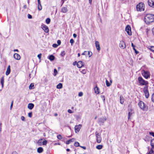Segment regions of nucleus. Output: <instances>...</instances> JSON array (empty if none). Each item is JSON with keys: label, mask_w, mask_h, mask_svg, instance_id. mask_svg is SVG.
Listing matches in <instances>:
<instances>
[{"label": "nucleus", "mask_w": 154, "mask_h": 154, "mask_svg": "<svg viewBox=\"0 0 154 154\" xmlns=\"http://www.w3.org/2000/svg\"><path fill=\"white\" fill-rule=\"evenodd\" d=\"M68 11L67 7H63L61 10V12L63 13H66Z\"/></svg>", "instance_id": "obj_16"}, {"label": "nucleus", "mask_w": 154, "mask_h": 154, "mask_svg": "<svg viewBox=\"0 0 154 154\" xmlns=\"http://www.w3.org/2000/svg\"><path fill=\"white\" fill-rule=\"evenodd\" d=\"M95 44L97 49L98 51H99L100 50V48L99 42L97 41H96L95 42Z\"/></svg>", "instance_id": "obj_15"}, {"label": "nucleus", "mask_w": 154, "mask_h": 154, "mask_svg": "<svg viewBox=\"0 0 154 154\" xmlns=\"http://www.w3.org/2000/svg\"><path fill=\"white\" fill-rule=\"evenodd\" d=\"M142 73L143 75L146 79H147L150 77V73L148 71H146L144 70L143 71Z\"/></svg>", "instance_id": "obj_6"}, {"label": "nucleus", "mask_w": 154, "mask_h": 154, "mask_svg": "<svg viewBox=\"0 0 154 154\" xmlns=\"http://www.w3.org/2000/svg\"><path fill=\"white\" fill-rule=\"evenodd\" d=\"M86 70L85 69H83L82 71H81V72L84 74L86 73Z\"/></svg>", "instance_id": "obj_43"}, {"label": "nucleus", "mask_w": 154, "mask_h": 154, "mask_svg": "<svg viewBox=\"0 0 154 154\" xmlns=\"http://www.w3.org/2000/svg\"><path fill=\"white\" fill-rule=\"evenodd\" d=\"M148 138H149V136L146 135L145 137L143 139V140H145V141L147 142L149 141V140L148 139Z\"/></svg>", "instance_id": "obj_36"}, {"label": "nucleus", "mask_w": 154, "mask_h": 154, "mask_svg": "<svg viewBox=\"0 0 154 154\" xmlns=\"http://www.w3.org/2000/svg\"><path fill=\"white\" fill-rule=\"evenodd\" d=\"M132 109L131 107H130L129 106L128 109V119H130V117L132 116V115L133 113L132 112Z\"/></svg>", "instance_id": "obj_11"}, {"label": "nucleus", "mask_w": 154, "mask_h": 154, "mask_svg": "<svg viewBox=\"0 0 154 154\" xmlns=\"http://www.w3.org/2000/svg\"><path fill=\"white\" fill-rule=\"evenodd\" d=\"M10 65H9L6 71V72L5 74L6 75H8L10 74Z\"/></svg>", "instance_id": "obj_18"}, {"label": "nucleus", "mask_w": 154, "mask_h": 154, "mask_svg": "<svg viewBox=\"0 0 154 154\" xmlns=\"http://www.w3.org/2000/svg\"><path fill=\"white\" fill-rule=\"evenodd\" d=\"M95 135L96 137H99V136H100V134H99L98 132L97 131H96L95 132Z\"/></svg>", "instance_id": "obj_38"}, {"label": "nucleus", "mask_w": 154, "mask_h": 154, "mask_svg": "<svg viewBox=\"0 0 154 154\" xmlns=\"http://www.w3.org/2000/svg\"><path fill=\"white\" fill-rule=\"evenodd\" d=\"M120 102L122 104L124 103V98L122 96H120Z\"/></svg>", "instance_id": "obj_28"}, {"label": "nucleus", "mask_w": 154, "mask_h": 154, "mask_svg": "<svg viewBox=\"0 0 154 154\" xmlns=\"http://www.w3.org/2000/svg\"><path fill=\"white\" fill-rule=\"evenodd\" d=\"M74 146L76 147H78L79 146H79V142H75L74 144Z\"/></svg>", "instance_id": "obj_33"}, {"label": "nucleus", "mask_w": 154, "mask_h": 154, "mask_svg": "<svg viewBox=\"0 0 154 154\" xmlns=\"http://www.w3.org/2000/svg\"><path fill=\"white\" fill-rule=\"evenodd\" d=\"M27 16H28V18L29 19H32V15L29 14H28Z\"/></svg>", "instance_id": "obj_50"}, {"label": "nucleus", "mask_w": 154, "mask_h": 154, "mask_svg": "<svg viewBox=\"0 0 154 154\" xmlns=\"http://www.w3.org/2000/svg\"><path fill=\"white\" fill-rule=\"evenodd\" d=\"M138 81L140 85L147 86V85L148 84V82L144 80L141 77H138Z\"/></svg>", "instance_id": "obj_3"}, {"label": "nucleus", "mask_w": 154, "mask_h": 154, "mask_svg": "<svg viewBox=\"0 0 154 154\" xmlns=\"http://www.w3.org/2000/svg\"><path fill=\"white\" fill-rule=\"evenodd\" d=\"M152 100L153 102H154V93L152 95Z\"/></svg>", "instance_id": "obj_45"}, {"label": "nucleus", "mask_w": 154, "mask_h": 154, "mask_svg": "<svg viewBox=\"0 0 154 154\" xmlns=\"http://www.w3.org/2000/svg\"><path fill=\"white\" fill-rule=\"evenodd\" d=\"M79 97H81L83 95V93L82 92H80L78 94Z\"/></svg>", "instance_id": "obj_54"}, {"label": "nucleus", "mask_w": 154, "mask_h": 154, "mask_svg": "<svg viewBox=\"0 0 154 154\" xmlns=\"http://www.w3.org/2000/svg\"><path fill=\"white\" fill-rule=\"evenodd\" d=\"M106 86H107V87H109L111 85V84H110L108 81L106 80Z\"/></svg>", "instance_id": "obj_35"}, {"label": "nucleus", "mask_w": 154, "mask_h": 154, "mask_svg": "<svg viewBox=\"0 0 154 154\" xmlns=\"http://www.w3.org/2000/svg\"><path fill=\"white\" fill-rule=\"evenodd\" d=\"M88 55H89V57H90L92 55V53L90 51H88Z\"/></svg>", "instance_id": "obj_40"}, {"label": "nucleus", "mask_w": 154, "mask_h": 154, "mask_svg": "<svg viewBox=\"0 0 154 154\" xmlns=\"http://www.w3.org/2000/svg\"><path fill=\"white\" fill-rule=\"evenodd\" d=\"M119 46L122 49H125L126 47L125 43L123 41H120Z\"/></svg>", "instance_id": "obj_8"}, {"label": "nucleus", "mask_w": 154, "mask_h": 154, "mask_svg": "<svg viewBox=\"0 0 154 154\" xmlns=\"http://www.w3.org/2000/svg\"><path fill=\"white\" fill-rule=\"evenodd\" d=\"M68 112L70 113H73V112L70 109H69L67 110Z\"/></svg>", "instance_id": "obj_57"}, {"label": "nucleus", "mask_w": 154, "mask_h": 154, "mask_svg": "<svg viewBox=\"0 0 154 154\" xmlns=\"http://www.w3.org/2000/svg\"><path fill=\"white\" fill-rule=\"evenodd\" d=\"M88 51H85L82 54V55H86L87 54V53Z\"/></svg>", "instance_id": "obj_55"}, {"label": "nucleus", "mask_w": 154, "mask_h": 154, "mask_svg": "<svg viewBox=\"0 0 154 154\" xmlns=\"http://www.w3.org/2000/svg\"><path fill=\"white\" fill-rule=\"evenodd\" d=\"M43 139H41L38 140L37 142V143L38 144L39 146H42L43 145L42 140Z\"/></svg>", "instance_id": "obj_22"}, {"label": "nucleus", "mask_w": 154, "mask_h": 154, "mask_svg": "<svg viewBox=\"0 0 154 154\" xmlns=\"http://www.w3.org/2000/svg\"><path fill=\"white\" fill-rule=\"evenodd\" d=\"M144 21L147 24L154 22V15L151 14H146L144 17Z\"/></svg>", "instance_id": "obj_1"}, {"label": "nucleus", "mask_w": 154, "mask_h": 154, "mask_svg": "<svg viewBox=\"0 0 154 154\" xmlns=\"http://www.w3.org/2000/svg\"><path fill=\"white\" fill-rule=\"evenodd\" d=\"M82 125H76L75 127V131L76 133L79 132L81 128Z\"/></svg>", "instance_id": "obj_12"}, {"label": "nucleus", "mask_w": 154, "mask_h": 154, "mask_svg": "<svg viewBox=\"0 0 154 154\" xmlns=\"http://www.w3.org/2000/svg\"><path fill=\"white\" fill-rule=\"evenodd\" d=\"M57 43L58 45H59L61 44V41L60 40H58L57 41Z\"/></svg>", "instance_id": "obj_59"}, {"label": "nucleus", "mask_w": 154, "mask_h": 154, "mask_svg": "<svg viewBox=\"0 0 154 154\" xmlns=\"http://www.w3.org/2000/svg\"><path fill=\"white\" fill-rule=\"evenodd\" d=\"M58 45H57L56 44H54L52 46L53 47L56 48L58 46Z\"/></svg>", "instance_id": "obj_48"}, {"label": "nucleus", "mask_w": 154, "mask_h": 154, "mask_svg": "<svg viewBox=\"0 0 154 154\" xmlns=\"http://www.w3.org/2000/svg\"><path fill=\"white\" fill-rule=\"evenodd\" d=\"M97 138V141L98 143H100L102 140V138L101 136H99V137H96Z\"/></svg>", "instance_id": "obj_25"}, {"label": "nucleus", "mask_w": 154, "mask_h": 154, "mask_svg": "<svg viewBox=\"0 0 154 154\" xmlns=\"http://www.w3.org/2000/svg\"><path fill=\"white\" fill-rule=\"evenodd\" d=\"M129 0H122V2L123 3H125L128 1Z\"/></svg>", "instance_id": "obj_56"}, {"label": "nucleus", "mask_w": 154, "mask_h": 154, "mask_svg": "<svg viewBox=\"0 0 154 154\" xmlns=\"http://www.w3.org/2000/svg\"><path fill=\"white\" fill-rule=\"evenodd\" d=\"M148 3L150 7L154 8V0H148Z\"/></svg>", "instance_id": "obj_10"}, {"label": "nucleus", "mask_w": 154, "mask_h": 154, "mask_svg": "<svg viewBox=\"0 0 154 154\" xmlns=\"http://www.w3.org/2000/svg\"><path fill=\"white\" fill-rule=\"evenodd\" d=\"M149 134L151 135L153 137H154V132H149Z\"/></svg>", "instance_id": "obj_52"}, {"label": "nucleus", "mask_w": 154, "mask_h": 154, "mask_svg": "<svg viewBox=\"0 0 154 154\" xmlns=\"http://www.w3.org/2000/svg\"><path fill=\"white\" fill-rule=\"evenodd\" d=\"M57 138L58 139L60 140L62 138V136L61 135L59 134L57 136Z\"/></svg>", "instance_id": "obj_42"}, {"label": "nucleus", "mask_w": 154, "mask_h": 154, "mask_svg": "<svg viewBox=\"0 0 154 154\" xmlns=\"http://www.w3.org/2000/svg\"><path fill=\"white\" fill-rule=\"evenodd\" d=\"M47 143V141L46 140H45L42 142L43 145H46Z\"/></svg>", "instance_id": "obj_39"}, {"label": "nucleus", "mask_w": 154, "mask_h": 154, "mask_svg": "<svg viewBox=\"0 0 154 154\" xmlns=\"http://www.w3.org/2000/svg\"><path fill=\"white\" fill-rule=\"evenodd\" d=\"M83 66V62L82 61H79L77 63V66L79 68H81Z\"/></svg>", "instance_id": "obj_13"}, {"label": "nucleus", "mask_w": 154, "mask_h": 154, "mask_svg": "<svg viewBox=\"0 0 154 154\" xmlns=\"http://www.w3.org/2000/svg\"><path fill=\"white\" fill-rule=\"evenodd\" d=\"M131 46H132V47H133V49L134 50H135V49H136L135 48V46L134 45V44H133V43H131Z\"/></svg>", "instance_id": "obj_58"}, {"label": "nucleus", "mask_w": 154, "mask_h": 154, "mask_svg": "<svg viewBox=\"0 0 154 154\" xmlns=\"http://www.w3.org/2000/svg\"><path fill=\"white\" fill-rule=\"evenodd\" d=\"M154 149L151 148L148 154H154Z\"/></svg>", "instance_id": "obj_31"}, {"label": "nucleus", "mask_w": 154, "mask_h": 154, "mask_svg": "<svg viewBox=\"0 0 154 154\" xmlns=\"http://www.w3.org/2000/svg\"><path fill=\"white\" fill-rule=\"evenodd\" d=\"M150 49L153 52H154V46H151L150 48Z\"/></svg>", "instance_id": "obj_47"}, {"label": "nucleus", "mask_w": 154, "mask_h": 154, "mask_svg": "<svg viewBox=\"0 0 154 154\" xmlns=\"http://www.w3.org/2000/svg\"><path fill=\"white\" fill-rule=\"evenodd\" d=\"M13 101H12L11 102V105L10 107V108L11 109L13 105Z\"/></svg>", "instance_id": "obj_61"}, {"label": "nucleus", "mask_w": 154, "mask_h": 154, "mask_svg": "<svg viewBox=\"0 0 154 154\" xmlns=\"http://www.w3.org/2000/svg\"><path fill=\"white\" fill-rule=\"evenodd\" d=\"M42 29L46 33H48L49 32V29L48 27L45 25H43L41 26Z\"/></svg>", "instance_id": "obj_9"}, {"label": "nucleus", "mask_w": 154, "mask_h": 154, "mask_svg": "<svg viewBox=\"0 0 154 154\" xmlns=\"http://www.w3.org/2000/svg\"><path fill=\"white\" fill-rule=\"evenodd\" d=\"M34 87V84L32 83H31L30 84V85L29 87V88L30 89H32V88H33Z\"/></svg>", "instance_id": "obj_32"}, {"label": "nucleus", "mask_w": 154, "mask_h": 154, "mask_svg": "<svg viewBox=\"0 0 154 154\" xmlns=\"http://www.w3.org/2000/svg\"><path fill=\"white\" fill-rule=\"evenodd\" d=\"M34 106L33 103H29L28 104V108L30 109H32L33 108Z\"/></svg>", "instance_id": "obj_19"}, {"label": "nucleus", "mask_w": 154, "mask_h": 154, "mask_svg": "<svg viewBox=\"0 0 154 154\" xmlns=\"http://www.w3.org/2000/svg\"><path fill=\"white\" fill-rule=\"evenodd\" d=\"M32 116V112H29L28 113V116L30 118H31Z\"/></svg>", "instance_id": "obj_51"}, {"label": "nucleus", "mask_w": 154, "mask_h": 154, "mask_svg": "<svg viewBox=\"0 0 154 154\" xmlns=\"http://www.w3.org/2000/svg\"><path fill=\"white\" fill-rule=\"evenodd\" d=\"M62 84L61 83H59L57 86V89H61L62 88Z\"/></svg>", "instance_id": "obj_27"}, {"label": "nucleus", "mask_w": 154, "mask_h": 154, "mask_svg": "<svg viewBox=\"0 0 154 154\" xmlns=\"http://www.w3.org/2000/svg\"><path fill=\"white\" fill-rule=\"evenodd\" d=\"M65 52L64 51H62L61 53V55L62 56H63L65 55Z\"/></svg>", "instance_id": "obj_44"}, {"label": "nucleus", "mask_w": 154, "mask_h": 154, "mask_svg": "<svg viewBox=\"0 0 154 154\" xmlns=\"http://www.w3.org/2000/svg\"><path fill=\"white\" fill-rule=\"evenodd\" d=\"M135 52V53H136V54H138L139 53V52L138 51H137L136 49H135V50H134Z\"/></svg>", "instance_id": "obj_62"}, {"label": "nucleus", "mask_w": 154, "mask_h": 154, "mask_svg": "<svg viewBox=\"0 0 154 154\" xmlns=\"http://www.w3.org/2000/svg\"><path fill=\"white\" fill-rule=\"evenodd\" d=\"M106 120V117H104L100 118L99 119V121L101 123H103Z\"/></svg>", "instance_id": "obj_14"}, {"label": "nucleus", "mask_w": 154, "mask_h": 154, "mask_svg": "<svg viewBox=\"0 0 154 154\" xmlns=\"http://www.w3.org/2000/svg\"><path fill=\"white\" fill-rule=\"evenodd\" d=\"M143 90L146 97V98H148L149 96V93L148 90V86H145L143 88Z\"/></svg>", "instance_id": "obj_5"}, {"label": "nucleus", "mask_w": 154, "mask_h": 154, "mask_svg": "<svg viewBox=\"0 0 154 154\" xmlns=\"http://www.w3.org/2000/svg\"><path fill=\"white\" fill-rule=\"evenodd\" d=\"M75 140V139L74 138H72L71 139L69 140H68L66 141V143L67 144H69L70 143L72 142H73Z\"/></svg>", "instance_id": "obj_24"}, {"label": "nucleus", "mask_w": 154, "mask_h": 154, "mask_svg": "<svg viewBox=\"0 0 154 154\" xmlns=\"http://www.w3.org/2000/svg\"><path fill=\"white\" fill-rule=\"evenodd\" d=\"M103 146L102 145H98L96 146V148L98 149H100L102 148Z\"/></svg>", "instance_id": "obj_30"}, {"label": "nucleus", "mask_w": 154, "mask_h": 154, "mask_svg": "<svg viewBox=\"0 0 154 154\" xmlns=\"http://www.w3.org/2000/svg\"><path fill=\"white\" fill-rule=\"evenodd\" d=\"M0 82L2 85V88H3L4 87V77L2 76Z\"/></svg>", "instance_id": "obj_21"}, {"label": "nucleus", "mask_w": 154, "mask_h": 154, "mask_svg": "<svg viewBox=\"0 0 154 154\" xmlns=\"http://www.w3.org/2000/svg\"><path fill=\"white\" fill-rule=\"evenodd\" d=\"M138 105L140 108L143 110L146 111L148 109V107L145 106L144 103L142 101H140L138 103Z\"/></svg>", "instance_id": "obj_4"}, {"label": "nucleus", "mask_w": 154, "mask_h": 154, "mask_svg": "<svg viewBox=\"0 0 154 154\" xmlns=\"http://www.w3.org/2000/svg\"><path fill=\"white\" fill-rule=\"evenodd\" d=\"M50 21H51L50 19L49 18H47L46 20V23L47 24H49L50 22Z\"/></svg>", "instance_id": "obj_34"}, {"label": "nucleus", "mask_w": 154, "mask_h": 154, "mask_svg": "<svg viewBox=\"0 0 154 154\" xmlns=\"http://www.w3.org/2000/svg\"><path fill=\"white\" fill-rule=\"evenodd\" d=\"M43 151V148L42 147H38L37 149V152L39 153H41Z\"/></svg>", "instance_id": "obj_23"}, {"label": "nucleus", "mask_w": 154, "mask_h": 154, "mask_svg": "<svg viewBox=\"0 0 154 154\" xmlns=\"http://www.w3.org/2000/svg\"><path fill=\"white\" fill-rule=\"evenodd\" d=\"M12 154H17V152L14 151L12 152Z\"/></svg>", "instance_id": "obj_64"}, {"label": "nucleus", "mask_w": 154, "mask_h": 154, "mask_svg": "<svg viewBox=\"0 0 154 154\" xmlns=\"http://www.w3.org/2000/svg\"><path fill=\"white\" fill-rule=\"evenodd\" d=\"M38 9L39 11L41 10L42 9V7L40 3V5L38 4Z\"/></svg>", "instance_id": "obj_37"}, {"label": "nucleus", "mask_w": 154, "mask_h": 154, "mask_svg": "<svg viewBox=\"0 0 154 154\" xmlns=\"http://www.w3.org/2000/svg\"><path fill=\"white\" fill-rule=\"evenodd\" d=\"M74 42V41L73 39H71L70 40V42L71 43V45H72V44H73Z\"/></svg>", "instance_id": "obj_46"}, {"label": "nucleus", "mask_w": 154, "mask_h": 154, "mask_svg": "<svg viewBox=\"0 0 154 154\" xmlns=\"http://www.w3.org/2000/svg\"><path fill=\"white\" fill-rule=\"evenodd\" d=\"M21 119L22 121H26L25 117L23 116H22L21 117Z\"/></svg>", "instance_id": "obj_49"}, {"label": "nucleus", "mask_w": 154, "mask_h": 154, "mask_svg": "<svg viewBox=\"0 0 154 154\" xmlns=\"http://www.w3.org/2000/svg\"><path fill=\"white\" fill-rule=\"evenodd\" d=\"M14 58L16 60H19L20 58V55L17 53H15L14 55Z\"/></svg>", "instance_id": "obj_17"}, {"label": "nucleus", "mask_w": 154, "mask_h": 154, "mask_svg": "<svg viewBox=\"0 0 154 154\" xmlns=\"http://www.w3.org/2000/svg\"><path fill=\"white\" fill-rule=\"evenodd\" d=\"M55 57L53 55H51L49 56V59L51 61H53Z\"/></svg>", "instance_id": "obj_29"}, {"label": "nucleus", "mask_w": 154, "mask_h": 154, "mask_svg": "<svg viewBox=\"0 0 154 154\" xmlns=\"http://www.w3.org/2000/svg\"><path fill=\"white\" fill-rule=\"evenodd\" d=\"M152 33H153V35H154V27L152 28Z\"/></svg>", "instance_id": "obj_63"}, {"label": "nucleus", "mask_w": 154, "mask_h": 154, "mask_svg": "<svg viewBox=\"0 0 154 154\" xmlns=\"http://www.w3.org/2000/svg\"><path fill=\"white\" fill-rule=\"evenodd\" d=\"M125 31L129 35H132L131 28L128 25L126 26L125 28Z\"/></svg>", "instance_id": "obj_7"}, {"label": "nucleus", "mask_w": 154, "mask_h": 154, "mask_svg": "<svg viewBox=\"0 0 154 154\" xmlns=\"http://www.w3.org/2000/svg\"><path fill=\"white\" fill-rule=\"evenodd\" d=\"M151 146L152 149H154V139H152L151 141Z\"/></svg>", "instance_id": "obj_26"}, {"label": "nucleus", "mask_w": 154, "mask_h": 154, "mask_svg": "<svg viewBox=\"0 0 154 154\" xmlns=\"http://www.w3.org/2000/svg\"><path fill=\"white\" fill-rule=\"evenodd\" d=\"M57 73V69H54V76H55L56 75Z\"/></svg>", "instance_id": "obj_41"}, {"label": "nucleus", "mask_w": 154, "mask_h": 154, "mask_svg": "<svg viewBox=\"0 0 154 154\" xmlns=\"http://www.w3.org/2000/svg\"><path fill=\"white\" fill-rule=\"evenodd\" d=\"M101 97L103 99V101H104L105 100V97L104 96H101Z\"/></svg>", "instance_id": "obj_60"}, {"label": "nucleus", "mask_w": 154, "mask_h": 154, "mask_svg": "<svg viewBox=\"0 0 154 154\" xmlns=\"http://www.w3.org/2000/svg\"><path fill=\"white\" fill-rule=\"evenodd\" d=\"M145 5L142 2H140L137 5L136 8L137 11H141L144 10Z\"/></svg>", "instance_id": "obj_2"}, {"label": "nucleus", "mask_w": 154, "mask_h": 154, "mask_svg": "<svg viewBox=\"0 0 154 154\" xmlns=\"http://www.w3.org/2000/svg\"><path fill=\"white\" fill-rule=\"evenodd\" d=\"M41 55H42V54H38L37 56V57H38V58H39V59H40L41 58Z\"/></svg>", "instance_id": "obj_53"}, {"label": "nucleus", "mask_w": 154, "mask_h": 154, "mask_svg": "<svg viewBox=\"0 0 154 154\" xmlns=\"http://www.w3.org/2000/svg\"><path fill=\"white\" fill-rule=\"evenodd\" d=\"M94 90L95 93L97 94H98L100 93V92L99 90V88L97 86H96L94 88Z\"/></svg>", "instance_id": "obj_20"}]
</instances>
